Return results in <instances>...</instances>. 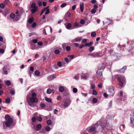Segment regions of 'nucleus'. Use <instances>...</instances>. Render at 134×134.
<instances>
[{
  "label": "nucleus",
  "instance_id": "obj_1",
  "mask_svg": "<svg viewBox=\"0 0 134 134\" xmlns=\"http://www.w3.org/2000/svg\"><path fill=\"white\" fill-rule=\"evenodd\" d=\"M117 81L119 82L118 84L121 87H123L126 83L125 78L123 76L117 75Z\"/></svg>",
  "mask_w": 134,
  "mask_h": 134
},
{
  "label": "nucleus",
  "instance_id": "obj_2",
  "mask_svg": "<svg viewBox=\"0 0 134 134\" xmlns=\"http://www.w3.org/2000/svg\"><path fill=\"white\" fill-rule=\"evenodd\" d=\"M30 101L33 103H37L38 101V99L36 98V94L35 92L32 93V97L29 99Z\"/></svg>",
  "mask_w": 134,
  "mask_h": 134
},
{
  "label": "nucleus",
  "instance_id": "obj_3",
  "mask_svg": "<svg viewBox=\"0 0 134 134\" xmlns=\"http://www.w3.org/2000/svg\"><path fill=\"white\" fill-rule=\"evenodd\" d=\"M63 102L64 103V108L68 107L70 105L71 102V100L70 98H66Z\"/></svg>",
  "mask_w": 134,
  "mask_h": 134
},
{
  "label": "nucleus",
  "instance_id": "obj_4",
  "mask_svg": "<svg viewBox=\"0 0 134 134\" xmlns=\"http://www.w3.org/2000/svg\"><path fill=\"white\" fill-rule=\"evenodd\" d=\"M31 8L32 9L31 10V11L32 13H34L37 11L38 10V7L36 6V4L34 3H32L31 5Z\"/></svg>",
  "mask_w": 134,
  "mask_h": 134
},
{
  "label": "nucleus",
  "instance_id": "obj_5",
  "mask_svg": "<svg viewBox=\"0 0 134 134\" xmlns=\"http://www.w3.org/2000/svg\"><path fill=\"white\" fill-rule=\"evenodd\" d=\"M119 95L121 97L120 99L121 100L124 101L126 100V96L125 95V94H123L122 91H120Z\"/></svg>",
  "mask_w": 134,
  "mask_h": 134
},
{
  "label": "nucleus",
  "instance_id": "obj_6",
  "mask_svg": "<svg viewBox=\"0 0 134 134\" xmlns=\"http://www.w3.org/2000/svg\"><path fill=\"white\" fill-rule=\"evenodd\" d=\"M130 43V42H129ZM130 44L132 45V46H130L131 48L130 49L128 50V52L130 53V54H132L134 52V42H131Z\"/></svg>",
  "mask_w": 134,
  "mask_h": 134
},
{
  "label": "nucleus",
  "instance_id": "obj_7",
  "mask_svg": "<svg viewBox=\"0 0 134 134\" xmlns=\"http://www.w3.org/2000/svg\"><path fill=\"white\" fill-rule=\"evenodd\" d=\"M96 74L98 78H101L102 79L104 80L103 76L102 71H100L99 70H98L96 72Z\"/></svg>",
  "mask_w": 134,
  "mask_h": 134
},
{
  "label": "nucleus",
  "instance_id": "obj_8",
  "mask_svg": "<svg viewBox=\"0 0 134 134\" xmlns=\"http://www.w3.org/2000/svg\"><path fill=\"white\" fill-rule=\"evenodd\" d=\"M99 54L97 52H94L91 54L90 55L93 57L96 58L101 57V56H100Z\"/></svg>",
  "mask_w": 134,
  "mask_h": 134
},
{
  "label": "nucleus",
  "instance_id": "obj_9",
  "mask_svg": "<svg viewBox=\"0 0 134 134\" xmlns=\"http://www.w3.org/2000/svg\"><path fill=\"white\" fill-rule=\"evenodd\" d=\"M108 92L111 96H113L114 93V91L112 88H110L109 89Z\"/></svg>",
  "mask_w": 134,
  "mask_h": 134
},
{
  "label": "nucleus",
  "instance_id": "obj_10",
  "mask_svg": "<svg viewBox=\"0 0 134 134\" xmlns=\"http://www.w3.org/2000/svg\"><path fill=\"white\" fill-rule=\"evenodd\" d=\"M82 38L81 37H78L75 38L72 41L73 42H80L82 39Z\"/></svg>",
  "mask_w": 134,
  "mask_h": 134
},
{
  "label": "nucleus",
  "instance_id": "obj_11",
  "mask_svg": "<svg viewBox=\"0 0 134 134\" xmlns=\"http://www.w3.org/2000/svg\"><path fill=\"white\" fill-rule=\"evenodd\" d=\"M55 76L53 74L52 75L47 77L48 80L50 81L55 78Z\"/></svg>",
  "mask_w": 134,
  "mask_h": 134
},
{
  "label": "nucleus",
  "instance_id": "obj_12",
  "mask_svg": "<svg viewBox=\"0 0 134 134\" xmlns=\"http://www.w3.org/2000/svg\"><path fill=\"white\" fill-rule=\"evenodd\" d=\"M42 127V125L40 124H38L36 125L37 129L36 130L37 131H40Z\"/></svg>",
  "mask_w": 134,
  "mask_h": 134
},
{
  "label": "nucleus",
  "instance_id": "obj_13",
  "mask_svg": "<svg viewBox=\"0 0 134 134\" xmlns=\"http://www.w3.org/2000/svg\"><path fill=\"white\" fill-rule=\"evenodd\" d=\"M93 42L90 41L89 43H86L85 44V46L86 47L88 46L90 47L93 44Z\"/></svg>",
  "mask_w": 134,
  "mask_h": 134
},
{
  "label": "nucleus",
  "instance_id": "obj_14",
  "mask_svg": "<svg viewBox=\"0 0 134 134\" xmlns=\"http://www.w3.org/2000/svg\"><path fill=\"white\" fill-rule=\"evenodd\" d=\"M80 9L81 12H82L83 10L84 4L83 3H81L80 4Z\"/></svg>",
  "mask_w": 134,
  "mask_h": 134
},
{
  "label": "nucleus",
  "instance_id": "obj_15",
  "mask_svg": "<svg viewBox=\"0 0 134 134\" xmlns=\"http://www.w3.org/2000/svg\"><path fill=\"white\" fill-rule=\"evenodd\" d=\"M96 130V127L95 126H91L89 129V131L91 132H93Z\"/></svg>",
  "mask_w": 134,
  "mask_h": 134
},
{
  "label": "nucleus",
  "instance_id": "obj_16",
  "mask_svg": "<svg viewBox=\"0 0 134 134\" xmlns=\"http://www.w3.org/2000/svg\"><path fill=\"white\" fill-rule=\"evenodd\" d=\"M127 68V67L126 66H125L123 67L121 69L120 72L124 73V72L126 70Z\"/></svg>",
  "mask_w": 134,
  "mask_h": 134
},
{
  "label": "nucleus",
  "instance_id": "obj_17",
  "mask_svg": "<svg viewBox=\"0 0 134 134\" xmlns=\"http://www.w3.org/2000/svg\"><path fill=\"white\" fill-rule=\"evenodd\" d=\"M45 99L47 102L49 103H51L52 102V100L51 98H48V97H45Z\"/></svg>",
  "mask_w": 134,
  "mask_h": 134
},
{
  "label": "nucleus",
  "instance_id": "obj_18",
  "mask_svg": "<svg viewBox=\"0 0 134 134\" xmlns=\"http://www.w3.org/2000/svg\"><path fill=\"white\" fill-rule=\"evenodd\" d=\"M34 21V19L33 17H31L29 19V20L28 21V23L29 24L32 23Z\"/></svg>",
  "mask_w": 134,
  "mask_h": 134
},
{
  "label": "nucleus",
  "instance_id": "obj_19",
  "mask_svg": "<svg viewBox=\"0 0 134 134\" xmlns=\"http://www.w3.org/2000/svg\"><path fill=\"white\" fill-rule=\"evenodd\" d=\"M71 27V24L70 23H68L66 25V28L68 29H70Z\"/></svg>",
  "mask_w": 134,
  "mask_h": 134
},
{
  "label": "nucleus",
  "instance_id": "obj_20",
  "mask_svg": "<svg viewBox=\"0 0 134 134\" xmlns=\"http://www.w3.org/2000/svg\"><path fill=\"white\" fill-rule=\"evenodd\" d=\"M64 90V88L63 86H61L59 88V91L61 92H63Z\"/></svg>",
  "mask_w": 134,
  "mask_h": 134
},
{
  "label": "nucleus",
  "instance_id": "obj_21",
  "mask_svg": "<svg viewBox=\"0 0 134 134\" xmlns=\"http://www.w3.org/2000/svg\"><path fill=\"white\" fill-rule=\"evenodd\" d=\"M49 6H48L47 7H46L44 8V9H43L41 12L40 13V15H41L43 14V13L46 11V10L47 9V8H49Z\"/></svg>",
  "mask_w": 134,
  "mask_h": 134
},
{
  "label": "nucleus",
  "instance_id": "obj_22",
  "mask_svg": "<svg viewBox=\"0 0 134 134\" xmlns=\"http://www.w3.org/2000/svg\"><path fill=\"white\" fill-rule=\"evenodd\" d=\"M94 49V47L92 46H91L89 48L88 50L90 52H91L93 51Z\"/></svg>",
  "mask_w": 134,
  "mask_h": 134
},
{
  "label": "nucleus",
  "instance_id": "obj_23",
  "mask_svg": "<svg viewBox=\"0 0 134 134\" xmlns=\"http://www.w3.org/2000/svg\"><path fill=\"white\" fill-rule=\"evenodd\" d=\"M91 35L92 37H94L96 35V33L95 32H93L91 33Z\"/></svg>",
  "mask_w": 134,
  "mask_h": 134
},
{
  "label": "nucleus",
  "instance_id": "obj_24",
  "mask_svg": "<svg viewBox=\"0 0 134 134\" xmlns=\"http://www.w3.org/2000/svg\"><path fill=\"white\" fill-rule=\"evenodd\" d=\"M52 90L50 88H48L47 91V93L48 94H50L52 93Z\"/></svg>",
  "mask_w": 134,
  "mask_h": 134
},
{
  "label": "nucleus",
  "instance_id": "obj_25",
  "mask_svg": "<svg viewBox=\"0 0 134 134\" xmlns=\"http://www.w3.org/2000/svg\"><path fill=\"white\" fill-rule=\"evenodd\" d=\"M74 26L75 28H76L80 27L79 26V24L77 22H75L74 23Z\"/></svg>",
  "mask_w": 134,
  "mask_h": 134
},
{
  "label": "nucleus",
  "instance_id": "obj_26",
  "mask_svg": "<svg viewBox=\"0 0 134 134\" xmlns=\"http://www.w3.org/2000/svg\"><path fill=\"white\" fill-rule=\"evenodd\" d=\"M7 120V121H9V122L11 124L13 123V119L11 118L8 119Z\"/></svg>",
  "mask_w": 134,
  "mask_h": 134
},
{
  "label": "nucleus",
  "instance_id": "obj_27",
  "mask_svg": "<svg viewBox=\"0 0 134 134\" xmlns=\"http://www.w3.org/2000/svg\"><path fill=\"white\" fill-rule=\"evenodd\" d=\"M65 15L66 17H69L71 16V13L70 12H68L66 13Z\"/></svg>",
  "mask_w": 134,
  "mask_h": 134
},
{
  "label": "nucleus",
  "instance_id": "obj_28",
  "mask_svg": "<svg viewBox=\"0 0 134 134\" xmlns=\"http://www.w3.org/2000/svg\"><path fill=\"white\" fill-rule=\"evenodd\" d=\"M5 83L6 85L9 86L10 85L11 82L10 81L7 80L6 81Z\"/></svg>",
  "mask_w": 134,
  "mask_h": 134
},
{
  "label": "nucleus",
  "instance_id": "obj_29",
  "mask_svg": "<svg viewBox=\"0 0 134 134\" xmlns=\"http://www.w3.org/2000/svg\"><path fill=\"white\" fill-rule=\"evenodd\" d=\"M97 101V98H93L92 99V102L93 103H96Z\"/></svg>",
  "mask_w": 134,
  "mask_h": 134
},
{
  "label": "nucleus",
  "instance_id": "obj_30",
  "mask_svg": "<svg viewBox=\"0 0 134 134\" xmlns=\"http://www.w3.org/2000/svg\"><path fill=\"white\" fill-rule=\"evenodd\" d=\"M35 73L36 75L37 76H38L40 75V73L39 71L38 70H36L35 71Z\"/></svg>",
  "mask_w": 134,
  "mask_h": 134
},
{
  "label": "nucleus",
  "instance_id": "obj_31",
  "mask_svg": "<svg viewBox=\"0 0 134 134\" xmlns=\"http://www.w3.org/2000/svg\"><path fill=\"white\" fill-rule=\"evenodd\" d=\"M15 16V14L14 13H12L10 14V17L12 19H13Z\"/></svg>",
  "mask_w": 134,
  "mask_h": 134
},
{
  "label": "nucleus",
  "instance_id": "obj_32",
  "mask_svg": "<svg viewBox=\"0 0 134 134\" xmlns=\"http://www.w3.org/2000/svg\"><path fill=\"white\" fill-rule=\"evenodd\" d=\"M36 118L35 117H32L31 119L32 121L33 122H35L36 121Z\"/></svg>",
  "mask_w": 134,
  "mask_h": 134
},
{
  "label": "nucleus",
  "instance_id": "obj_33",
  "mask_svg": "<svg viewBox=\"0 0 134 134\" xmlns=\"http://www.w3.org/2000/svg\"><path fill=\"white\" fill-rule=\"evenodd\" d=\"M10 98H8L5 99V102L6 103H9L10 102Z\"/></svg>",
  "mask_w": 134,
  "mask_h": 134
},
{
  "label": "nucleus",
  "instance_id": "obj_34",
  "mask_svg": "<svg viewBox=\"0 0 134 134\" xmlns=\"http://www.w3.org/2000/svg\"><path fill=\"white\" fill-rule=\"evenodd\" d=\"M54 53L56 54H58L60 53V51L58 49H55L54 51Z\"/></svg>",
  "mask_w": 134,
  "mask_h": 134
},
{
  "label": "nucleus",
  "instance_id": "obj_35",
  "mask_svg": "<svg viewBox=\"0 0 134 134\" xmlns=\"http://www.w3.org/2000/svg\"><path fill=\"white\" fill-rule=\"evenodd\" d=\"M67 5L66 3H64L62 4L61 5H60V7L61 8H63L66 6Z\"/></svg>",
  "mask_w": 134,
  "mask_h": 134
},
{
  "label": "nucleus",
  "instance_id": "obj_36",
  "mask_svg": "<svg viewBox=\"0 0 134 134\" xmlns=\"http://www.w3.org/2000/svg\"><path fill=\"white\" fill-rule=\"evenodd\" d=\"M37 120L39 121H41L42 120V118L40 116H38L37 117Z\"/></svg>",
  "mask_w": 134,
  "mask_h": 134
},
{
  "label": "nucleus",
  "instance_id": "obj_37",
  "mask_svg": "<svg viewBox=\"0 0 134 134\" xmlns=\"http://www.w3.org/2000/svg\"><path fill=\"white\" fill-rule=\"evenodd\" d=\"M52 123V121L50 120H48L47 121V123L48 125H50Z\"/></svg>",
  "mask_w": 134,
  "mask_h": 134
},
{
  "label": "nucleus",
  "instance_id": "obj_38",
  "mask_svg": "<svg viewBox=\"0 0 134 134\" xmlns=\"http://www.w3.org/2000/svg\"><path fill=\"white\" fill-rule=\"evenodd\" d=\"M10 123L9 122V121H7L5 123V124L7 127H9L10 126Z\"/></svg>",
  "mask_w": 134,
  "mask_h": 134
},
{
  "label": "nucleus",
  "instance_id": "obj_39",
  "mask_svg": "<svg viewBox=\"0 0 134 134\" xmlns=\"http://www.w3.org/2000/svg\"><path fill=\"white\" fill-rule=\"evenodd\" d=\"M72 91L74 93H75L77 91V89L76 88H73Z\"/></svg>",
  "mask_w": 134,
  "mask_h": 134
},
{
  "label": "nucleus",
  "instance_id": "obj_40",
  "mask_svg": "<svg viewBox=\"0 0 134 134\" xmlns=\"http://www.w3.org/2000/svg\"><path fill=\"white\" fill-rule=\"evenodd\" d=\"M87 39H84L82 40L81 41V43H85V44L87 43Z\"/></svg>",
  "mask_w": 134,
  "mask_h": 134
},
{
  "label": "nucleus",
  "instance_id": "obj_41",
  "mask_svg": "<svg viewBox=\"0 0 134 134\" xmlns=\"http://www.w3.org/2000/svg\"><path fill=\"white\" fill-rule=\"evenodd\" d=\"M46 10L45 14H48L50 13L49 9L48 8H47Z\"/></svg>",
  "mask_w": 134,
  "mask_h": 134
},
{
  "label": "nucleus",
  "instance_id": "obj_42",
  "mask_svg": "<svg viewBox=\"0 0 134 134\" xmlns=\"http://www.w3.org/2000/svg\"><path fill=\"white\" fill-rule=\"evenodd\" d=\"M97 94V92L96 91L94 90H93V91L92 94L93 95H96Z\"/></svg>",
  "mask_w": 134,
  "mask_h": 134
},
{
  "label": "nucleus",
  "instance_id": "obj_43",
  "mask_svg": "<svg viewBox=\"0 0 134 134\" xmlns=\"http://www.w3.org/2000/svg\"><path fill=\"white\" fill-rule=\"evenodd\" d=\"M5 6V5L3 3H2L0 4V7L2 9L4 8Z\"/></svg>",
  "mask_w": 134,
  "mask_h": 134
},
{
  "label": "nucleus",
  "instance_id": "obj_44",
  "mask_svg": "<svg viewBox=\"0 0 134 134\" xmlns=\"http://www.w3.org/2000/svg\"><path fill=\"white\" fill-rule=\"evenodd\" d=\"M96 10L94 8L92 9L91 10V13L92 14H94L96 12Z\"/></svg>",
  "mask_w": 134,
  "mask_h": 134
},
{
  "label": "nucleus",
  "instance_id": "obj_45",
  "mask_svg": "<svg viewBox=\"0 0 134 134\" xmlns=\"http://www.w3.org/2000/svg\"><path fill=\"white\" fill-rule=\"evenodd\" d=\"M66 49L67 51H69L70 50L71 48L70 46H67L66 47Z\"/></svg>",
  "mask_w": 134,
  "mask_h": 134
},
{
  "label": "nucleus",
  "instance_id": "obj_46",
  "mask_svg": "<svg viewBox=\"0 0 134 134\" xmlns=\"http://www.w3.org/2000/svg\"><path fill=\"white\" fill-rule=\"evenodd\" d=\"M45 129L47 131H50V127L48 126H46Z\"/></svg>",
  "mask_w": 134,
  "mask_h": 134
},
{
  "label": "nucleus",
  "instance_id": "obj_47",
  "mask_svg": "<svg viewBox=\"0 0 134 134\" xmlns=\"http://www.w3.org/2000/svg\"><path fill=\"white\" fill-rule=\"evenodd\" d=\"M9 115L7 114L5 115V118L6 120H7L8 119L10 118Z\"/></svg>",
  "mask_w": 134,
  "mask_h": 134
},
{
  "label": "nucleus",
  "instance_id": "obj_48",
  "mask_svg": "<svg viewBox=\"0 0 134 134\" xmlns=\"http://www.w3.org/2000/svg\"><path fill=\"white\" fill-rule=\"evenodd\" d=\"M74 57V55H68L67 56V57L70 58L71 59H72Z\"/></svg>",
  "mask_w": 134,
  "mask_h": 134
},
{
  "label": "nucleus",
  "instance_id": "obj_49",
  "mask_svg": "<svg viewBox=\"0 0 134 134\" xmlns=\"http://www.w3.org/2000/svg\"><path fill=\"white\" fill-rule=\"evenodd\" d=\"M105 67L103 65H102L101 67H100L98 69V70H103L104 68Z\"/></svg>",
  "mask_w": 134,
  "mask_h": 134
},
{
  "label": "nucleus",
  "instance_id": "obj_50",
  "mask_svg": "<svg viewBox=\"0 0 134 134\" xmlns=\"http://www.w3.org/2000/svg\"><path fill=\"white\" fill-rule=\"evenodd\" d=\"M57 65L59 67H61L62 65L61 62L60 61H59L57 63Z\"/></svg>",
  "mask_w": 134,
  "mask_h": 134
},
{
  "label": "nucleus",
  "instance_id": "obj_51",
  "mask_svg": "<svg viewBox=\"0 0 134 134\" xmlns=\"http://www.w3.org/2000/svg\"><path fill=\"white\" fill-rule=\"evenodd\" d=\"M40 106L41 108H44L45 107L46 105L42 103L40 104Z\"/></svg>",
  "mask_w": 134,
  "mask_h": 134
},
{
  "label": "nucleus",
  "instance_id": "obj_52",
  "mask_svg": "<svg viewBox=\"0 0 134 134\" xmlns=\"http://www.w3.org/2000/svg\"><path fill=\"white\" fill-rule=\"evenodd\" d=\"M34 103L31 102H28V104L30 105V106H33V103Z\"/></svg>",
  "mask_w": 134,
  "mask_h": 134
},
{
  "label": "nucleus",
  "instance_id": "obj_53",
  "mask_svg": "<svg viewBox=\"0 0 134 134\" xmlns=\"http://www.w3.org/2000/svg\"><path fill=\"white\" fill-rule=\"evenodd\" d=\"M10 93L12 95H14L15 94V91L13 90H11L10 91Z\"/></svg>",
  "mask_w": 134,
  "mask_h": 134
},
{
  "label": "nucleus",
  "instance_id": "obj_54",
  "mask_svg": "<svg viewBox=\"0 0 134 134\" xmlns=\"http://www.w3.org/2000/svg\"><path fill=\"white\" fill-rule=\"evenodd\" d=\"M80 23L81 24H83L85 23V21L83 19H81L80 21Z\"/></svg>",
  "mask_w": 134,
  "mask_h": 134
},
{
  "label": "nucleus",
  "instance_id": "obj_55",
  "mask_svg": "<svg viewBox=\"0 0 134 134\" xmlns=\"http://www.w3.org/2000/svg\"><path fill=\"white\" fill-rule=\"evenodd\" d=\"M36 23L35 22H34L32 25V27L33 28H34L36 27Z\"/></svg>",
  "mask_w": 134,
  "mask_h": 134
},
{
  "label": "nucleus",
  "instance_id": "obj_56",
  "mask_svg": "<svg viewBox=\"0 0 134 134\" xmlns=\"http://www.w3.org/2000/svg\"><path fill=\"white\" fill-rule=\"evenodd\" d=\"M3 93V90L0 89V96L2 95Z\"/></svg>",
  "mask_w": 134,
  "mask_h": 134
},
{
  "label": "nucleus",
  "instance_id": "obj_57",
  "mask_svg": "<svg viewBox=\"0 0 134 134\" xmlns=\"http://www.w3.org/2000/svg\"><path fill=\"white\" fill-rule=\"evenodd\" d=\"M38 45L40 46H42L43 44L42 42L41 41L39 42H38L37 43Z\"/></svg>",
  "mask_w": 134,
  "mask_h": 134
},
{
  "label": "nucleus",
  "instance_id": "obj_58",
  "mask_svg": "<svg viewBox=\"0 0 134 134\" xmlns=\"http://www.w3.org/2000/svg\"><path fill=\"white\" fill-rule=\"evenodd\" d=\"M91 88L93 89H94L95 88V86L94 84H92L91 86Z\"/></svg>",
  "mask_w": 134,
  "mask_h": 134
},
{
  "label": "nucleus",
  "instance_id": "obj_59",
  "mask_svg": "<svg viewBox=\"0 0 134 134\" xmlns=\"http://www.w3.org/2000/svg\"><path fill=\"white\" fill-rule=\"evenodd\" d=\"M65 62H66L67 63H68L69 62L68 60V59L66 57L64 59Z\"/></svg>",
  "mask_w": 134,
  "mask_h": 134
},
{
  "label": "nucleus",
  "instance_id": "obj_60",
  "mask_svg": "<svg viewBox=\"0 0 134 134\" xmlns=\"http://www.w3.org/2000/svg\"><path fill=\"white\" fill-rule=\"evenodd\" d=\"M31 49H35V45L34 44H32L31 45Z\"/></svg>",
  "mask_w": 134,
  "mask_h": 134
},
{
  "label": "nucleus",
  "instance_id": "obj_61",
  "mask_svg": "<svg viewBox=\"0 0 134 134\" xmlns=\"http://www.w3.org/2000/svg\"><path fill=\"white\" fill-rule=\"evenodd\" d=\"M104 96L105 97L107 98L108 97V95L106 93H104L103 94Z\"/></svg>",
  "mask_w": 134,
  "mask_h": 134
},
{
  "label": "nucleus",
  "instance_id": "obj_62",
  "mask_svg": "<svg viewBox=\"0 0 134 134\" xmlns=\"http://www.w3.org/2000/svg\"><path fill=\"white\" fill-rule=\"evenodd\" d=\"M38 5L40 7L42 6V3L41 2H39L38 3Z\"/></svg>",
  "mask_w": 134,
  "mask_h": 134
},
{
  "label": "nucleus",
  "instance_id": "obj_63",
  "mask_svg": "<svg viewBox=\"0 0 134 134\" xmlns=\"http://www.w3.org/2000/svg\"><path fill=\"white\" fill-rule=\"evenodd\" d=\"M76 7V5H73L72 7V9L73 10H75Z\"/></svg>",
  "mask_w": 134,
  "mask_h": 134
},
{
  "label": "nucleus",
  "instance_id": "obj_64",
  "mask_svg": "<svg viewBox=\"0 0 134 134\" xmlns=\"http://www.w3.org/2000/svg\"><path fill=\"white\" fill-rule=\"evenodd\" d=\"M74 45L76 47H78L79 46V44L77 43H75L74 44Z\"/></svg>",
  "mask_w": 134,
  "mask_h": 134
}]
</instances>
